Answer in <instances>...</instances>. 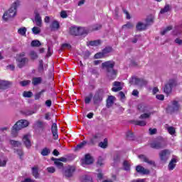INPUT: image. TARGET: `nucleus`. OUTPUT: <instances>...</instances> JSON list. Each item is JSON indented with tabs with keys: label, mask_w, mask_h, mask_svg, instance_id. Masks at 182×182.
<instances>
[{
	"label": "nucleus",
	"mask_w": 182,
	"mask_h": 182,
	"mask_svg": "<svg viewBox=\"0 0 182 182\" xmlns=\"http://www.w3.org/2000/svg\"><path fill=\"white\" fill-rule=\"evenodd\" d=\"M136 173H139V174H149L150 173V171H149V169H146L144 168V167L138 165L136 167Z\"/></svg>",
	"instance_id": "4468645a"
},
{
	"label": "nucleus",
	"mask_w": 182,
	"mask_h": 182,
	"mask_svg": "<svg viewBox=\"0 0 182 182\" xmlns=\"http://www.w3.org/2000/svg\"><path fill=\"white\" fill-rule=\"evenodd\" d=\"M10 144L11 146H14V147H21V143L19 141H15V140H11Z\"/></svg>",
	"instance_id": "4c0bfd02"
},
{
	"label": "nucleus",
	"mask_w": 182,
	"mask_h": 182,
	"mask_svg": "<svg viewBox=\"0 0 182 182\" xmlns=\"http://www.w3.org/2000/svg\"><path fill=\"white\" fill-rule=\"evenodd\" d=\"M60 26L59 25V22H58L57 21H53L51 23L50 28L51 31H58V29H59Z\"/></svg>",
	"instance_id": "5701e85b"
},
{
	"label": "nucleus",
	"mask_w": 182,
	"mask_h": 182,
	"mask_svg": "<svg viewBox=\"0 0 182 182\" xmlns=\"http://www.w3.org/2000/svg\"><path fill=\"white\" fill-rule=\"evenodd\" d=\"M41 41H38V40H34L31 42V46L33 47H39L41 46Z\"/></svg>",
	"instance_id": "09e8293b"
},
{
	"label": "nucleus",
	"mask_w": 182,
	"mask_h": 182,
	"mask_svg": "<svg viewBox=\"0 0 182 182\" xmlns=\"http://www.w3.org/2000/svg\"><path fill=\"white\" fill-rule=\"evenodd\" d=\"M134 124H135L136 126L144 127L147 124V122H146V119L136 120L134 121Z\"/></svg>",
	"instance_id": "bb28decb"
},
{
	"label": "nucleus",
	"mask_w": 182,
	"mask_h": 182,
	"mask_svg": "<svg viewBox=\"0 0 182 182\" xmlns=\"http://www.w3.org/2000/svg\"><path fill=\"white\" fill-rule=\"evenodd\" d=\"M123 167H124V169L126 170V171H129V170H130V164L127 161H124Z\"/></svg>",
	"instance_id": "a18cd8bd"
},
{
	"label": "nucleus",
	"mask_w": 182,
	"mask_h": 182,
	"mask_svg": "<svg viewBox=\"0 0 182 182\" xmlns=\"http://www.w3.org/2000/svg\"><path fill=\"white\" fill-rule=\"evenodd\" d=\"M46 92V90H42L41 92H37L35 95V100H39L41 99V96H42V94L45 93Z\"/></svg>",
	"instance_id": "37998d69"
},
{
	"label": "nucleus",
	"mask_w": 182,
	"mask_h": 182,
	"mask_svg": "<svg viewBox=\"0 0 182 182\" xmlns=\"http://www.w3.org/2000/svg\"><path fill=\"white\" fill-rule=\"evenodd\" d=\"M87 142L86 141H83L80 144L77 145L75 150H80V149H82L83 146H86Z\"/></svg>",
	"instance_id": "49530a36"
},
{
	"label": "nucleus",
	"mask_w": 182,
	"mask_h": 182,
	"mask_svg": "<svg viewBox=\"0 0 182 182\" xmlns=\"http://www.w3.org/2000/svg\"><path fill=\"white\" fill-rule=\"evenodd\" d=\"M60 16L61 18H68V14L66 13V11H61L60 13Z\"/></svg>",
	"instance_id": "774afa93"
},
{
	"label": "nucleus",
	"mask_w": 182,
	"mask_h": 182,
	"mask_svg": "<svg viewBox=\"0 0 182 182\" xmlns=\"http://www.w3.org/2000/svg\"><path fill=\"white\" fill-rule=\"evenodd\" d=\"M97 140H99V134H95L92 136V138L90 140V144L95 145L97 143Z\"/></svg>",
	"instance_id": "c756f323"
},
{
	"label": "nucleus",
	"mask_w": 182,
	"mask_h": 182,
	"mask_svg": "<svg viewBox=\"0 0 182 182\" xmlns=\"http://www.w3.org/2000/svg\"><path fill=\"white\" fill-rule=\"evenodd\" d=\"M89 31L85 27H78V35H87Z\"/></svg>",
	"instance_id": "cd10ccee"
},
{
	"label": "nucleus",
	"mask_w": 182,
	"mask_h": 182,
	"mask_svg": "<svg viewBox=\"0 0 182 182\" xmlns=\"http://www.w3.org/2000/svg\"><path fill=\"white\" fill-rule=\"evenodd\" d=\"M23 141L26 147H27V149H29L31 147V146H32L31 144V140H29V134H26L23 136Z\"/></svg>",
	"instance_id": "a211bd4d"
},
{
	"label": "nucleus",
	"mask_w": 182,
	"mask_h": 182,
	"mask_svg": "<svg viewBox=\"0 0 182 182\" xmlns=\"http://www.w3.org/2000/svg\"><path fill=\"white\" fill-rule=\"evenodd\" d=\"M127 137L129 139V140H133L134 139V135L132 132H128L127 133Z\"/></svg>",
	"instance_id": "6e6d98bb"
},
{
	"label": "nucleus",
	"mask_w": 182,
	"mask_h": 182,
	"mask_svg": "<svg viewBox=\"0 0 182 182\" xmlns=\"http://www.w3.org/2000/svg\"><path fill=\"white\" fill-rule=\"evenodd\" d=\"M30 56L31 59H38V54L34 50L30 52Z\"/></svg>",
	"instance_id": "864d4df0"
},
{
	"label": "nucleus",
	"mask_w": 182,
	"mask_h": 182,
	"mask_svg": "<svg viewBox=\"0 0 182 182\" xmlns=\"http://www.w3.org/2000/svg\"><path fill=\"white\" fill-rule=\"evenodd\" d=\"M114 87L112 88V92H120L122 90V83L120 82H114Z\"/></svg>",
	"instance_id": "f3484780"
},
{
	"label": "nucleus",
	"mask_w": 182,
	"mask_h": 182,
	"mask_svg": "<svg viewBox=\"0 0 182 182\" xmlns=\"http://www.w3.org/2000/svg\"><path fill=\"white\" fill-rule=\"evenodd\" d=\"M105 54L103 53V51L102 52H100V53H97L95 55L94 58L95 59H102V58H105Z\"/></svg>",
	"instance_id": "3c124183"
},
{
	"label": "nucleus",
	"mask_w": 182,
	"mask_h": 182,
	"mask_svg": "<svg viewBox=\"0 0 182 182\" xmlns=\"http://www.w3.org/2000/svg\"><path fill=\"white\" fill-rule=\"evenodd\" d=\"M33 127L35 130H45V127H46V122L38 119L34 122Z\"/></svg>",
	"instance_id": "1a4fd4ad"
},
{
	"label": "nucleus",
	"mask_w": 182,
	"mask_h": 182,
	"mask_svg": "<svg viewBox=\"0 0 182 182\" xmlns=\"http://www.w3.org/2000/svg\"><path fill=\"white\" fill-rule=\"evenodd\" d=\"M53 134V137L54 140H58L59 139V135L58 134V132H52Z\"/></svg>",
	"instance_id": "69168bd1"
},
{
	"label": "nucleus",
	"mask_w": 182,
	"mask_h": 182,
	"mask_svg": "<svg viewBox=\"0 0 182 182\" xmlns=\"http://www.w3.org/2000/svg\"><path fill=\"white\" fill-rule=\"evenodd\" d=\"M23 97H32L33 96V93L31 91H24L23 92Z\"/></svg>",
	"instance_id": "c03bdc74"
},
{
	"label": "nucleus",
	"mask_w": 182,
	"mask_h": 182,
	"mask_svg": "<svg viewBox=\"0 0 182 182\" xmlns=\"http://www.w3.org/2000/svg\"><path fill=\"white\" fill-rule=\"evenodd\" d=\"M133 28V23L128 22L125 25L122 26V29H132Z\"/></svg>",
	"instance_id": "de8ad7c7"
},
{
	"label": "nucleus",
	"mask_w": 182,
	"mask_h": 182,
	"mask_svg": "<svg viewBox=\"0 0 182 182\" xmlns=\"http://www.w3.org/2000/svg\"><path fill=\"white\" fill-rule=\"evenodd\" d=\"M51 132H58V125L56 124V123H53L52 124Z\"/></svg>",
	"instance_id": "bf43d9fd"
},
{
	"label": "nucleus",
	"mask_w": 182,
	"mask_h": 182,
	"mask_svg": "<svg viewBox=\"0 0 182 182\" xmlns=\"http://www.w3.org/2000/svg\"><path fill=\"white\" fill-rule=\"evenodd\" d=\"M20 5L21 1H19V0H16L14 3H13L11 8L4 14V21H9V19H11V18L15 17L16 16V9Z\"/></svg>",
	"instance_id": "f03ea898"
},
{
	"label": "nucleus",
	"mask_w": 182,
	"mask_h": 182,
	"mask_svg": "<svg viewBox=\"0 0 182 182\" xmlns=\"http://www.w3.org/2000/svg\"><path fill=\"white\" fill-rule=\"evenodd\" d=\"M108 146V141L107 139H105L103 141H101L99 143V147H101V149H107Z\"/></svg>",
	"instance_id": "7c9ffc66"
},
{
	"label": "nucleus",
	"mask_w": 182,
	"mask_h": 182,
	"mask_svg": "<svg viewBox=\"0 0 182 182\" xmlns=\"http://www.w3.org/2000/svg\"><path fill=\"white\" fill-rule=\"evenodd\" d=\"M168 11H170V6L168 4H166L164 8L161 9L160 14H166V13L168 12Z\"/></svg>",
	"instance_id": "a19ab883"
},
{
	"label": "nucleus",
	"mask_w": 182,
	"mask_h": 182,
	"mask_svg": "<svg viewBox=\"0 0 182 182\" xmlns=\"http://www.w3.org/2000/svg\"><path fill=\"white\" fill-rule=\"evenodd\" d=\"M29 83H31V80H24V81L20 82V85L23 87L28 86Z\"/></svg>",
	"instance_id": "13d9d810"
},
{
	"label": "nucleus",
	"mask_w": 182,
	"mask_h": 182,
	"mask_svg": "<svg viewBox=\"0 0 182 182\" xmlns=\"http://www.w3.org/2000/svg\"><path fill=\"white\" fill-rule=\"evenodd\" d=\"M114 103V97L112 95H110L108 97L107 100V107H112Z\"/></svg>",
	"instance_id": "aec40b11"
},
{
	"label": "nucleus",
	"mask_w": 182,
	"mask_h": 182,
	"mask_svg": "<svg viewBox=\"0 0 182 182\" xmlns=\"http://www.w3.org/2000/svg\"><path fill=\"white\" fill-rule=\"evenodd\" d=\"M111 52H113V48H112V47H106L102 50V53L105 55V56H106L107 53H110Z\"/></svg>",
	"instance_id": "ea45409f"
},
{
	"label": "nucleus",
	"mask_w": 182,
	"mask_h": 182,
	"mask_svg": "<svg viewBox=\"0 0 182 182\" xmlns=\"http://www.w3.org/2000/svg\"><path fill=\"white\" fill-rule=\"evenodd\" d=\"M84 182H93V179L91 176H85L84 178Z\"/></svg>",
	"instance_id": "052dcab7"
},
{
	"label": "nucleus",
	"mask_w": 182,
	"mask_h": 182,
	"mask_svg": "<svg viewBox=\"0 0 182 182\" xmlns=\"http://www.w3.org/2000/svg\"><path fill=\"white\" fill-rule=\"evenodd\" d=\"M177 163V159L176 158H173L168 164V169L169 170H174L176 167V164Z\"/></svg>",
	"instance_id": "393cba45"
},
{
	"label": "nucleus",
	"mask_w": 182,
	"mask_h": 182,
	"mask_svg": "<svg viewBox=\"0 0 182 182\" xmlns=\"http://www.w3.org/2000/svg\"><path fill=\"white\" fill-rule=\"evenodd\" d=\"M32 32L33 33H34V35H38L39 33H41V28L38 27H33L32 28Z\"/></svg>",
	"instance_id": "603ef678"
},
{
	"label": "nucleus",
	"mask_w": 182,
	"mask_h": 182,
	"mask_svg": "<svg viewBox=\"0 0 182 182\" xmlns=\"http://www.w3.org/2000/svg\"><path fill=\"white\" fill-rule=\"evenodd\" d=\"M34 14L36 25L39 28L42 27V17H41V15H39L38 11H35Z\"/></svg>",
	"instance_id": "2eb2a0df"
},
{
	"label": "nucleus",
	"mask_w": 182,
	"mask_h": 182,
	"mask_svg": "<svg viewBox=\"0 0 182 182\" xmlns=\"http://www.w3.org/2000/svg\"><path fill=\"white\" fill-rule=\"evenodd\" d=\"M123 12L126 15L127 19H130L131 17H130V14H129V11H127V10L126 9H123Z\"/></svg>",
	"instance_id": "0e129e2a"
},
{
	"label": "nucleus",
	"mask_w": 182,
	"mask_h": 182,
	"mask_svg": "<svg viewBox=\"0 0 182 182\" xmlns=\"http://www.w3.org/2000/svg\"><path fill=\"white\" fill-rule=\"evenodd\" d=\"M173 29V26H169L166 27L165 29L161 31V35L164 36L166 33H167L168 31H171Z\"/></svg>",
	"instance_id": "79ce46f5"
},
{
	"label": "nucleus",
	"mask_w": 182,
	"mask_h": 182,
	"mask_svg": "<svg viewBox=\"0 0 182 182\" xmlns=\"http://www.w3.org/2000/svg\"><path fill=\"white\" fill-rule=\"evenodd\" d=\"M154 21V17L153 16H149L146 18V23L145 24L146 25V26H149V25H151V23H153Z\"/></svg>",
	"instance_id": "f704fd0d"
},
{
	"label": "nucleus",
	"mask_w": 182,
	"mask_h": 182,
	"mask_svg": "<svg viewBox=\"0 0 182 182\" xmlns=\"http://www.w3.org/2000/svg\"><path fill=\"white\" fill-rule=\"evenodd\" d=\"M26 31H27L26 27H21L18 28V33L21 36H26Z\"/></svg>",
	"instance_id": "72a5a7b5"
},
{
	"label": "nucleus",
	"mask_w": 182,
	"mask_h": 182,
	"mask_svg": "<svg viewBox=\"0 0 182 182\" xmlns=\"http://www.w3.org/2000/svg\"><path fill=\"white\" fill-rule=\"evenodd\" d=\"M17 65L20 69H22L25 65H26V62H28V58H25V53H21L17 55L16 58Z\"/></svg>",
	"instance_id": "0eeeda50"
},
{
	"label": "nucleus",
	"mask_w": 182,
	"mask_h": 182,
	"mask_svg": "<svg viewBox=\"0 0 182 182\" xmlns=\"http://www.w3.org/2000/svg\"><path fill=\"white\" fill-rule=\"evenodd\" d=\"M29 126V122L26 119H21L17 122L13 129L11 130V134L14 137H16L18 136V132L21 130V129H25V127H28Z\"/></svg>",
	"instance_id": "7ed1b4c3"
},
{
	"label": "nucleus",
	"mask_w": 182,
	"mask_h": 182,
	"mask_svg": "<svg viewBox=\"0 0 182 182\" xmlns=\"http://www.w3.org/2000/svg\"><path fill=\"white\" fill-rule=\"evenodd\" d=\"M41 156H49V154H50V149H48V148H44L41 150Z\"/></svg>",
	"instance_id": "c9c22d12"
},
{
	"label": "nucleus",
	"mask_w": 182,
	"mask_h": 182,
	"mask_svg": "<svg viewBox=\"0 0 182 182\" xmlns=\"http://www.w3.org/2000/svg\"><path fill=\"white\" fill-rule=\"evenodd\" d=\"M177 86V81L174 80H170L167 84L165 85L164 87V92L166 95H170L173 90V87Z\"/></svg>",
	"instance_id": "423d86ee"
},
{
	"label": "nucleus",
	"mask_w": 182,
	"mask_h": 182,
	"mask_svg": "<svg viewBox=\"0 0 182 182\" xmlns=\"http://www.w3.org/2000/svg\"><path fill=\"white\" fill-rule=\"evenodd\" d=\"M156 97L158 100H164V95H157Z\"/></svg>",
	"instance_id": "338daca9"
},
{
	"label": "nucleus",
	"mask_w": 182,
	"mask_h": 182,
	"mask_svg": "<svg viewBox=\"0 0 182 182\" xmlns=\"http://www.w3.org/2000/svg\"><path fill=\"white\" fill-rule=\"evenodd\" d=\"M73 173H75V167L70 166L64 170L63 174L65 177L69 178L73 176Z\"/></svg>",
	"instance_id": "f8f14e48"
},
{
	"label": "nucleus",
	"mask_w": 182,
	"mask_h": 182,
	"mask_svg": "<svg viewBox=\"0 0 182 182\" xmlns=\"http://www.w3.org/2000/svg\"><path fill=\"white\" fill-rule=\"evenodd\" d=\"M119 161H120V157L117 155L114 157V164H112V166H116V164H117Z\"/></svg>",
	"instance_id": "4d7b16f0"
},
{
	"label": "nucleus",
	"mask_w": 182,
	"mask_h": 182,
	"mask_svg": "<svg viewBox=\"0 0 182 182\" xmlns=\"http://www.w3.org/2000/svg\"><path fill=\"white\" fill-rule=\"evenodd\" d=\"M35 113H36V111L35 110L28 109L25 112L26 116H32V114H35Z\"/></svg>",
	"instance_id": "5fc2aeb1"
},
{
	"label": "nucleus",
	"mask_w": 182,
	"mask_h": 182,
	"mask_svg": "<svg viewBox=\"0 0 182 182\" xmlns=\"http://www.w3.org/2000/svg\"><path fill=\"white\" fill-rule=\"evenodd\" d=\"M47 171H48V173H55V171H56L55 167L53 166L47 168Z\"/></svg>",
	"instance_id": "e2e57ef3"
},
{
	"label": "nucleus",
	"mask_w": 182,
	"mask_h": 182,
	"mask_svg": "<svg viewBox=\"0 0 182 182\" xmlns=\"http://www.w3.org/2000/svg\"><path fill=\"white\" fill-rule=\"evenodd\" d=\"M14 150V153H16V154L19 156L20 159H22V156H23V151L21 149Z\"/></svg>",
	"instance_id": "8fccbe9b"
},
{
	"label": "nucleus",
	"mask_w": 182,
	"mask_h": 182,
	"mask_svg": "<svg viewBox=\"0 0 182 182\" xmlns=\"http://www.w3.org/2000/svg\"><path fill=\"white\" fill-rule=\"evenodd\" d=\"M101 44L102 41L100 40L91 41L87 43V46H99Z\"/></svg>",
	"instance_id": "412c9836"
},
{
	"label": "nucleus",
	"mask_w": 182,
	"mask_h": 182,
	"mask_svg": "<svg viewBox=\"0 0 182 182\" xmlns=\"http://www.w3.org/2000/svg\"><path fill=\"white\" fill-rule=\"evenodd\" d=\"M165 129L168 131L169 134H171V136L176 133V129L173 127H168V124L165 125Z\"/></svg>",
	"instance_id": "473e14b6"
},
{
	"label": "nucleus",
	"mask_w": 182,
	"mask_h": 182,
	"mask_svg": "<svg viewBox=\"0 0 182 182\" xmlns=\"http://www.w3.org/2000/svg\"><path fill=\"white\" fill-rule=\"evenodd\" d=\"M32 174L35 178H38V177H39V172L37 167L32 168Z\"/></svg>",
	"instance_id": "e433bc0d"
},
{
	"label": "nucleus",
	"mask_w": 182,
	"mask_h": 182,
	"mask_svg": "<svg viewBox=\"0 0 182 182\" xmlns=\"http://www.w3.org/2000/svg\"><path fill=\"white\" fill-rule=\"evenodd\" d=\"M70 33L71 35H75V36H79V27L73 26L70 28Z\"/></svg>",
	"instance_id": "b1692460"
},
{
	"label": "nucleus",
	"mask_w": 182,
	"mask_h": 182,
	"mask_svg": "<svg viewBox=\"0 0 182 182\" xmlns=\"http://www.w3.org/2000/svg\"><path fill=\"white\" fill-rule=\"evenodd\" d=\"M178 110H180V104H178V102L176 100L171 101L166 108V112L167 113H169V114L176 113Z\"/></svg>",
	"instance_id": "39448f33"
},
{
	"label": "nucleus",
	"mask_w": 182,
	"mask_h": 182,
	"mask_svg": "<svg viewBox=\"0 0 182 182\" xmlns=\"http://www.w3.org/2000/svg\"><path fill=\"white\" fill-rule=\"evenodd\" d=\"M149 134L153 135V134H156V133H157V129L150 128L149 129Z\"/></svg>",
	"instance_id": "680f3d73"
},
{
	"label": "nucleus",
	"mask_w": 182,
	"mask_h": 182,
	"mask_svg": "<svg viewBox=\"0 0 182 182\" xmlns=\"http://www.w3.org/2000/svg\"><path fill=\"white\" fill-rule=\"evenodd\" d=\"M114 65L115 63L114 61H107L102 63V69L106 70L107 77L110 80L116 79V77L117 76V71L114 69Z\"/></svg>",
	"instance_id": "f257e3e1"
},
{
	"label": "nucleus",
	"mask_w": 182,
	"mask_h": 182,
	"mask_svg": "<svg viewBox=\"0 0 182 182\" xmlns=\"http://www.w3.org/2000/svg\"><path fill=\"white\" fill-rule=\"evenodd\" d=\"M105 97V91L103 89H100L97 90L94 95H92V101L94 105H100L103 102V98Z\"/></svg>",
	"instance_id": "20e7f679"
},
{
	"label": "nucleus",
	"mask_w": 182,
	"mask_h": 182,
	"mask_svg": "<svg viewBox=\"0 0 182 182\" xmlns=\"http://www.w3.org/2000/svg\"><path fill=\"white\" fill-rule=\"evenodd\" d=\"M93 163V158L90 156V154H86L85 159L82 161V164L85 167L86 165L92 164Z\"/></svg>",
	"instance_id": "ddd939ff"
},
{
	"label": "nucleus",
	"mask_w": 182,
	"mask_h": 182,
	"mask_svg": "<svg viewBox=\"0 0 182 182\" xmlns=\"http://www.w3.org/2000/svg\"><path fill=\"white\" fill-rule=\"evenodd\" d=\"M52 160H53L54 164L58 168H62V167H63V163L60 162L58 159L52 158Z\"/></svg>",
	"instance_id": "2f4dec72"
},
{
	"label": "nucleus",
	"mask_w": 182,
	"mask_h": 182,
	"mask_svg": "<svg viewBox=\"0 0 182 182\" xmlns=\"http://www.w3.org/2000/svg\"><path fill=\"white\" fill-rule=\"evenodd\" d=\"M139 158L141 159V160H143L145 163H147L148 164H150L151 166H153L154 165V161H150L149 159V158H147L146 156L144 155H139Z\"/></svg>",
	"instance_id": "4be33fe9"
},
{
	"label": "nucleus",
	"mask_w": 182,
	"mask_h": 182,
	"mask_svg": "<svg viewBox=\"0 0 182 182\" xmlns=\"http://www.w3.org/2000/svg\"><path fill=\"white\" fill-rule=\"evenodd\" d=\"M92 97H93L92 93H90L88 96L85 97V105H89V103H90V102L92 101Z\"/></svg>",
	"instance_id": "58836bf2"
},
{
	"label": "nucleus",
	"mask_w": 182,
	"mask_h": 182,
	"mask_svg": "<svg viewBox=\"0 0 182 182\" xmlns=\"http://www.w3.org/2000/svg\"><path fill=\"white\" fill-rule=\"evenodd\" d=\"M156 113V111H151V112H145L142 114L140 115L139 119L144 120L145 119H149L151 114H154Z\"/></svg>",
	"instance_id": "6ab92c4d"
},
{
	"label": "nucleus",
	"mask_w": 182,
	"mask_h": 182,
	"mask_svg": "<svg viewBox=\"0 0 182 182\" xmlns=\"http://www.w3.org/2000/svg\"><path fill=\"white\" fill-rule=\"evenodd\" d=\"M11 85V82L8 81H1L0 82V89H8L9 87V85Z\"/></svg>",
	"instance_id": "c85d7f7f"
},
{
	"label": "nucleus",
	"mask_w": 182,
	"mask_h": 182,
	"mask_svg": "<svg viewBox=\"0 0 182 182\" xmlns=\"http://www.w3.org/2000/svg\"><path fill=\"white\" fill-rule=\"evenodd\" d=\"M42 83V77H33L32 80V84L33 86H38V85H41Z\"/></svg>",
	"instance_id": "a878e982"
},
{
	"label": "nucleus",
	"mask_w": 182,
	"mask_h": 182,
	"mask_svg": "<svg viewBox=\"0 0 182 182\" xmlns=\"http://www.w3.org/2000/svg\"><path fill=\"white\" fill-rule=\"evenodd\" d=\"M166 146V142H164V140H159L156 141L151 144V147L152 149H156L159 150V149H163Z\"/></svg>",
	"instance_id": "9b49d317"
},
{
	"label": "nucleus",
	"mask_w": 182,
	"mask_h": 182,
	"mask_svg": "<svg viewBox=\"0 0 182 182\" xmlns=\"http://www.w3.org/2000/svg\"><path fill=\"white\" fill-rule=\"evenodd\" d=\"M146 28H147V24L141 21H139L136 25V31H139L140 32L141 31H144Z\"/></svg>",
	"instance_id": "dca6fc26"
},
{
	"label": "nucleus",
	"mask_w": 182,
	"mask_h": 182,
	"mask_svg": "<svg viewBox=\"0 0 182 182\" xmlns=\"http://www.w3.org/2000/svg\"><path fill=\"white\" fill-rule=\"evenodd\" d=\"M171 153V152H170V150H168V149L162 150L159 153V157H160L161 161L166 162V160H168V157H170Z\"/></svg>",
	"instance_id": "9d476101"
},
{
	"label": "nucleus",
	"mask_w": 182,
	"mask_h": 182,
	"mask_svg": "<svg viewBox=\"0 0 182 182\" xmlns=\"http://www.w3.org/2000/svg\"><path fill=\"white\" fill-rule=\"evenodd\" d=\"M131 85H136V86H146L147 85V81L143 78H139L137 77H132L129 80Z\"/></svg>",
	"instance_id": "6e6552de"
}]
</instances>
